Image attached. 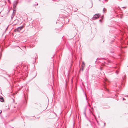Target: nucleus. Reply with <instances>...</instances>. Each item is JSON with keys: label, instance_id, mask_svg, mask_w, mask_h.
Returning <instances> with one entry per match:
<instances>
[{"label": "nucleus", "instance_id": "f257e3e1", "mask_svg": "<svg viewBox=\"0 0 128 128\" xmlns=\"http://www.w3.org/2000/svg\"><path fill=\"white\" fill-rule=\"evenodd\" d=\"M23 28L22 26L19 27L14 30L15 32H20V30Z\"/></svg>", "mask_w": 128, "mask_h": 128}, {"label": "nucleus", "instance_id": "f03ea898", "mask_svg": "<svg viewBox=\"0 0 128 128\" xmlns=\"http://www.w3.org/2000/svg\"><path fill=\"white\" fill-rule=\"evenodd\" d=\"M100 15L98 14H96L94 15L93 16V18H98L100 16Z\"/></svg>", "mask_w": 128, "mask_h": 128}, {"label": "nucleus", "instance_id": "7ed1b4c3", "mask_svg": "<svg viewBox=\"0 0 128 128\" xmlns=\"http://www.w3.org/2000/svg\"><path fill=\"white\" fill-rule=\"evenodd\" d=\"M85 66V64L84 62H82V67L81 68L82 69V71L83 70Z\"/></svg>", "mask_w": 128, "mask_h": 128}, {"label": "nucleus", "instance_id": "20e7f679", "mask_svg": "<svg viewBox=\"0 0 128 128\" xmlns=\"http://www.w3.org/2000/svg\"><path fill=\"white\" fill-rule=\"evenodd\" d=\"M0 101L2 102H4V100L3 98H0Z\"/></svg>", "mask_w": 128, "mask_h": 128}, {"label": "nucleus", "instance_id": "39448f33", "mask_svg": "<svg viewBox=\"0 0 128 128\" xmlns=\"http://www.w3.org/2000/svg\"><path fill=\"white\" fill-rule=\"evenodd\" d=\"M16 7V5L15 4H14L13 5V8H15Z\"/></svg>", "mask_w": 128, "mask_h": 128}, {"label": "nucleus", "instance_id": "423d86ee", "mask_svg": "<svg viewBox=\"0 0 128 128\" xmlns=\"http://www.w3.org/2000/svg\"><path fill=\"white\" fill-rule=\"evenodd\" d=\"M101 20H100V21H101Z\"/></svg>", "mask_w": 128, "mask_h": 128}]
</instances>
